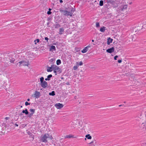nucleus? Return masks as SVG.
<instances>
[{
    "label": "nucleus",
    "instance_id": "nucleus-1",
    "mask_svg": "<svg viewBox=\"0 0 146 146\" xmlns=\"http://www.w3.org/2000/svg\"><path fill=\"white\" fill-rule=\"evenodd\" d=\"M52 139L53 137L51 135L48 133H45L41 137V140L42 142L46 143L48 141V139L52 140Z\"/></svg>",
    "mask_w": 146,
    "mask_h": 146
},
{
    "label": "nucleus",
    "instance_id": "nucleus-2",
    "mask_svg": "<svg viewBox=\"0 0 146 146\" xmlns=\"http://www.w3.org/2000/svg\"><path fill=\"white\" fill-rule=\"evenodd\" d=\"M61 11L62 12L64 15L66 16H72L74 12V11L72 9L70 11L66 10H62Z\"/></svg>",
    "mask_w": 146,
    "mask_h": 146
},
{
    "label": "nucleus",
    "instance_id": "nucleus-3",
    "mask_svg": "<svg viewBox=\"0 0 146 146\" xmlns=\"http://www.w3.org/2000/svg\"><path fill=\"white\" fill-rule=\"evenodd\" d=\"M19 63L20 64L19 66H21V64H22V65L25 66H28L29 65V64L28 61L27 62L24 61H21L19 62Z\"/></svg>",
    "mask_w": 146,
    "mask_h": 146
},
{
    "label": "nucleus",
    "instance_id": "nucleus-4",
    "mask_svg": "<svg viewBox=\"0 0 146 146\" xmlns=\"http://www.w3.org/2000/svg\"><path fill=\"white\" fill-rule=\"evenodd\" d=\"M40 84L41 86L44 88H46L48 86L47 82L46 81H44L43 82L41 83Z\"/></svg>",
    "mask_w": 146,
    "mask_h": 146
},
{
    "label": "nucleus",
    "instance_id": "nucleus-5",
    "mask_svg": "<svg viewBox=\"0 0 146 146\" xmlns=\"http://www.w3.org/2000/svg\"><path fill=\"white\" fill-rule=\"evenodd\" d=\"M63 106L62 104L60 103L56 104L55 105V106L58 109H60L62 108Z\"/></svg>",
    "mask_w": 146,
    "mask_h": 146
},
{
    "label": "nucleus",
    "instance_id": "nucleus-6",
    "mask_svg": "<svg viewBox=\"0 0 146 146\" xmlns=\"http://www.w3.org/2000/svg\"><path fill=\"white\" fill-rule=\"evenodd\" d=\"M34 95L35 96V98H38L40 97V94L39 92H38L37 91H36L35 92V93L34 94Z\"/></svg>",
    "mask_w": 146,
    "mask_h": 146
},
{
    "label": "nucleus",
    "instance_id": "nucleus-7",
    "mask_svg": "<svg viewBox=\"0 0 146 146\" xmlns=\"http://www.w3.org/2000/svg\"><path fill=\"white\" fill-rule=\"evenodd\" d=\"M52 69L53 70L57 71L58 72L60 70V68L59 67L56 65H53Z\"/></svg>",
    "mask_w": 146,
    "mask_h": 146
},
{
    "label": "nucleus",
    "instance_id": "nucleus-8",
    "mask_svg": "<svg viewBox=\"0 0 146 146\" xmlns=\"http://www.w3.org/2000/svg\"><path fill=\"white\" fill-rule=\"evenodd\" d=\"M90 47V46L88 45L84 48L82 50V52L83 53H85L87 52L88 50V48Z\"/></svg>",
    "mask_w": 146,
    "mask_h": 146
},
{
    "label": "nucleus",
    "instance_id": "nucleus-9",
    "mask_svg": "<svg viewBox=\"0 0 146 146\" xmlns=\"http://www.w3.org/2000/svg\"><path fill=\"white\" fill-rule=\"evenodd\" d=\"M114 49L113 47H112L111 48H110L107 50L106 51L107 52L109 53H111L114 52Z\"/></svg>",
    "mask_w": 146,
    "mask_h": 146
},
{
    "label": "nucleus",
    "instance_id": "nucleus-10",
    "mask_svg": "<svg viewBox=\"0 0 146 146\" xmlns=\"http://www.w3.org/2000/svg\"><path fill=\"white\" fill-rule=\"evenodd\" d=\"M64 29L63 28H61L59 29V34L60 35H61L64 33Z\"/></svg>",
    "mask_w": 146,
    "mask_h": 146
},
{
    "label": "nucleus",
    "instance_id": "nucleus-11",
    "mask_svg": "<svg viewBox=\"0 0 146 146\" xmlns=\"http://www.w3.org/2000/svg\"><path fill=\"white\" fill-rule=\"evenodd\" d=\"M56 50V47L54 46H51L49 48V50L51 51L52 50L55 51Z\"/></svg>",
    "mask_w": 146,
    "mask_h": 146
},
{
    "label": "nucleus",
    "instance_id": "nucleus-12",
    "mask_svg": "<svg viewBox=\"0 0 146 146\" xmlns=\"http://www.w3.org/2000/svg\"><path fill=\"white\" fill-rule=\"evenodd\" d=\"M53 65H52L51 67H48L47 69V71L48 72H51L52 70Z\"/></svg>",
    "mask_w": 146,
    "mask_h": 146
},
{
    "label": "nucleus",
    "instance_id": "nucleus-13",
    "mask_svg": "<svg viewBox=\"0 0 146 146\" xmlns=\"http://www.w3.org/2000/svg\"><path fill=\"white\" fill-rule=\"evenodd\" d=\"M113 41V39L110 38H109L108 39V41H107V44H109L110 43L112 42Z\"/></svg>",
    "mask_w": 146,
    "mask_h": 146
},
{
    "label": "nucleus",
    "instance_id": "nucleus-14",
    "mask_svg": "<svg viewBox=\"0 0 146 146\" xmlns=\"http://www.w3.org/2000/svg\"><path fill=\"white\" fill-rule=\"evenodd\" d=\"M96 143V142L95 141H93L89 144V146H95V144Z\"/></svg>",
    "mask_w": 146,
    "mask_h": 146
},
{
    "label": "nucleus",
    "instance_id": "nucleus-15",
    "mask_svg": "<svg viewBox=\"0 0 146 146\" xmlns=\"http://www.w3.org/2000/svg\"><path fill=\"white\" fill-rule=\"evenodd\" d=\"M106 30V27L103 26L102 27H101L100 30V31L104 33L105 32Z\"/></svg>",
    "mask_w": 146,
    "mask_h": 146
},
{
    "label": "nucleus",
    "instance_id": "nucleus-16",
    "mask_svg": "<svg viewBox=\"0 0 146 146\" xmlns=\"http://www.w3.org/2000/svg\"><path fill=\"white\" fill-rule=\"evenodd\" d=\"M22 113H25L26 115H27L29 114V112L27 109H26L25 110H23Z\"/></svg>",
    "mask_w": 146,
    "mask_h": 146
},
{
    "label": "nucleus",
    "instance_id": "nucleus-17",
    "mask_svg": "<svg viewBox=\"0 0 146 146\" xmlns=\"http://www.w3.org/2000/svg\"><path fill=\"white\" fill-rule=\"evenodd\" d=\"M74 137V136L73 135H66L65 137V138H70Z\"/></svg>",
    "mask_w": 146,
    "mask_h": 146
},
{
    "label": "nucleus",
    "instance_id": "nucleus-18",
    "mask_svg": "<svg viewBox=\"0 0 146 146\" xmlns=\"http://www.w3.org/2000/svg\"><path fill=\"white\" fill-rule=\"evenodd\" d=\"M60 27V25L59 24L57 23L54 25V27L55 28H57Z\"/></svg>",
    "mask_w": 146,
    "mask_h": 146
},
{
    "label": "nucleus",
    "instance_id": "nucleus-19",
    "mask_svg": "<svg viewBox=\"0 0 146 146\" xmlns=\"http://www.w3.org/2000/svg\"><path fill=\"white\" fill-rule=\"evenodd\" d=\"M56 63V64L57 65H59L61 63V61L60 59H58L57 60Z\"/></svg>",
    "mask_w": 146,
    "mask_h": 146
},
{
    "label": "nucleus",
    "instance_id": "nucleus-20",
    "mask_svg": "<svg viewBox=\"0 0 146 146\" xmlns=\"http://www.w3.org/2000/svg\"><path fill=\"white\" fill-rule=\"evenodd\" d=\"M86 137L88 139H92V137L89 134H88L86 135Z\"/></svg>",
    "mask_w": 146,
    "mask_h": 146
},
{
    "label": "nucleus",
    "instance_id": "nucleus-21",
    "mask_svg": "<svg viewBox=\"0 0 146 146\" xmlns=\"http://www.w3.org/2000/svg\"><path fill=\"white\" fill-rule=\"evenodd\" d=\"M49 94L50 95L54 96L55 95V92L52 91L51 92H50Z\"/></svg>",
    "mask_w": 146,
    "mask_h": 146
},
{
    "label": "nucleus",
    "instance_id": "nucleus-22",
    "mask_svg": "<svg viewBox=\"0 0 146 146\" xmlns=\"http://www.w3.org/2000/svg\"><path fill=\"white\" fill-rule=\"evenodd\" d=\"M40 83L43 82L44 81V78L43 77H41L40 78Z\"/></svg>",
    "mask_w": 146,
    "mask_h": 146
},
{
    "label": "nucleus",
    "instance_id": "nucleus-23",
    "mask_svg": "<svg viewBox=\"0 0 146 146\" xmlns=\"http://www.w3.org/2000/svg\"><path fill=\"white\" fill-rule=\"evenodd\" d=\"M78 66H81L83 64V62L82 61H80V62L78 63V62H76Z\"/></svg>",
    "mask_w": 146,
    "mask_h": 146
},
{
    "label": "nucleus",
    "instance_id": "nucleus-24",
    "mask_svg": "<svg viewBox=\"0 0 146 146\" xmlns=\"http://www.w3.org/2000/svg\"><path fill=\"white\" fill-rule=\"evenodd\" d=\"M104 2L102 0H101L100 1L99 5L100 6H103V5Z\"/></svg>",
    "mask_w": 146,
    "mask_h": 146
},
{
    "label": "nucleus",
    "instance_id": "nucleus-25",
    "mask_svg": "<svg viewBox=\"0 0 146 146\" xmlns=\"http://www.w3.org/2000/svg\"><path fill=\"white\" fill-rule=\"evenodd\" d=\"M52 77V74H50L49 75H48L47 77V78H48V80H50V78Z\"/></svg>",
    "mask_w": 146,
    "mask_h": 146
},
{
    "label": "nucleus",
    "instance_id": "nucleus-26",
    "mask_svg": "<svg viewBox=\"0 0 146 146\" xmlns=\"http://www.w3.org/2000/svg\"><path fill=\"white\" fill-rule=\"evenodd\" d=\"M30 111L31 112H32L31 113H33V114L35 112V109H31L30 110Z\"/></svg>",
    "mask_w": 146,
    "mask_h": 146
},
{
    "label": "nucleus",
    "instance_id": "nucleus-27",
    "mask_svg": "<svg viewBox=\"0 0 146 146\" xmlns=\"http://www.w3.org/2000/svg\"><path fill=\"white\" fill-rule=\"evenodd\" d=\"M37 41V43L39 42L40 40H39V39H36V40H34V42H35V44H36V41Z\"/></svg>",
    "mask_w": 146,
    "mask_h": 146
},
{
    "label": "nucleus",
    "instance_id": "nucleus-28",
    "mask_svg": "<svg viewBox=\"0 0 146 146\" xmlns=\"http://www.w3.org/2000/svg\"><path fill=\"white\" fill-rule=\"evenodd\" d=\"M78 66H74V67H73V69L74 70H77V69L78 68Z\"/></svg>",
    "mask_w": 146,
    "mask_h": 146
},
{
    "label": "nucleus",
    "instance_id": "nucleus-29",
    "mask_svg": "<svg viewBox=\"0 0 146 146\" xmlns=\"http://www.w3.org/2000/svg\"><path fill=\"white\" fill-rule=\"evenodd\" d=\"M100 24L98 22H97L96 23V27H100Z\"/></svg>",
    "mask_w": 146,
    "mask_h": 146
},
{
    "label": "nucleus",
    "instance_id": "nucleus-30",
    "mask_svg": "<svg viewBox=\"0 0 146 146\" xmlns=\"http://www.w3.org/2000/svg\"><path fill=\"white\" fill-rule=\"evenodd\" d=\"M25 106H27L28 105H29L30 104L29 103H28L27 102H25Z\"/></svg>",
    "mask_w": 146,
    "mask_h": 146
},
{
    "label": "nucleus",
    "instance_id": "nucleus-31",
    "mask_svg": "<svg viewBox=\"0 0 146 146\" xmlns=\"http://www.w3.org/2000/svg\"><path fill=\"white\" fill-rule=\"evenodd\" d=\"M136 39V37L135 35H133V40L135 41Z\"/></svg>",
    "mask_w": 146,
    "mask_h": 146
},
{
    "label": "nucleus",
    "instance_id": "nucleus-32",
    "mask_svg": "<svg viewBox=\"0 0 146 146\" xmlns=\"http://www.w3.org/2000/svg\"><path fill=\"white\" fill-rule=\"evenodd\" d=\"M108 2L110 3L111 4H113L114 2L112 0H110L109 1H108Z\"/></svg>",
    "mask_w": 146,
    "mask_h": 146
},
{
    "label": "nucleus",
    "instance_id": "nucleus-33",
    "mask_svg": "<svg viewBox=\"0 0 146 146\" xmlns=\"http://www.w3.org/2000/svg\"><path fill=\"white\" fill-rule=\"evenodd\" d=\"M52 13L50 11H48L47 12V14L48 15H50Z\"/></svg>",
    "mask_w": 146,
    "mask_h": 146
},
{
    "label": "nucleus",
    "instance_id": "nucleus-34",
    "mask_svg": "<svg viewBox=\"0 0 146 146\" xmlns=\"http://www.w3.org/2000/svg\"><path fill=\"white\" fill-rule=\"evenodd\" d=\"M118 57V56H115V57H114V59L115 60H117V58Z\"/></svg>",
    "mask_w": 146,
    "mask_h": 146
},
{
    "label": "nucleus",
    "instance_id": "nucleus-35",
    "mask_svg": "<svg viewBox=\"0 0 146 146\" xmlns=\"http://www.w3.org/2000/svg\"><path fill=\"white\" fill-rule=\"evenodd\" d=\"M118 62L119 63H121L122 62V60H118Z\"/></svg>",
    "mask_w": 146,
    "mask_h": 146
},
{
    "label": "nucleus",
    "instance_id": "nucleus-36",
    "mask_svg": "<svg viewBox=\"0 0 146 146\" xmlns=\"http://www.w3.org/2000/svg\"><path fill=\"white\" fill-rule=\"evenodd\" d=\"M33 113H30L29 114V117H31L32 115H33Z\"/></svg>",
    "mask_w": 146,
    "mask_h": 146
},
{
    "label": "nucleus",
    "instance_id": "nucleus-37",
    "mask_svg": "<svg viewBox=\"0 0 146 146\" xmlns=\"http://www.w3.org/2000/svg\"><path fill=\"white\" fill-rule=\"evenodd\" d=\"M45 39L46 40H47V41L48 42V38L47 37H45Z\"/></svg>",
    "mask_w": 146,
    "mask_h": 146
},
{
    "label": "nucleus",
    "instance_id": "nucleus-38",
    "mask_svg": "<svg viewBox=\"0 0 146 146\" xmlns=\"http://www.w3.org/2000/svg\"><path fill=\"white\" fill-rule=\"evenodd\" d=\"M63 1H62V0H60V3H63Z\"/></svg>",
    "mask_w": 146,
    "mask_h": 146
},
{
    "label": "nucleus",
    "instance_id": "nucleus-39",
    "mask_svg": "<svg viewBox=\"0 0 146 146\" xmlns=\"http://www.w3.org/2000/svg\"><path fill=\"white\" fill-rule=\"evenodd\" d=\"M54 70V73H56L57 72V71H56V70Z\"/></svg>",
    "mask_w": 146,
    "mask_h": 146
},
{
    "label": "nucleus",
    "instance_id": "nucleus-40",
    "mask_svg": "<svg viewBox=\"0 0 146 146\" xmlns=\"http://www.w3.org/2000/svg\"><path fill=\"white\" fill-rule=\"evenodd\" d=\"M9 118V117H6L5 118V119H6V120H7Z\"/></svg>",
    "mask_w": 146,
    "mask_h": 146
},
{
    "label": "nucleus",
    "instance_id": "nucleus-41",
    "mask_svg": "<svg viewBox=\"0 0 146 146\" xmlns=\"http://www.w3.org/2000/svg\"><path fill=\"white\" fill-rule=\"evenodd\" d=\"M45 81L49 80H48V78H45Z\"/></svg>",
    "mask_w": 146,
    "mask_h": 146
},
{
    "label": "nucleus",
    "instance_id": "nucleus-42",
    "mask_svg": "<svg viewBox=\"0 0 146 146\" xmlns=\"http://www.w3.org/2000/svg\"><path fill=\"white\" fill-rule=\"evenodd\" d=\"M15 126H18V124H16V123H15Z\"/></svg>",
    "mask_w": 146,
    "mask_h": 146
},
{
    "label": "nucleus",
    "instance_id": "nucleus-43",
    "mask_svg": "<svg viewBox=\"0 0 146 146\" xmlns=\"http://www.w3.org/2000/svg\"><path fill=\"white\" fill-rule=\"evenodd\" d=\"M49 11H50L51 10V9L50 8H49L48 9Z\"/></svg>",
    "mask_w": 146,
    "mask_h": 146
},
{
    "label": "nucleus",
    "instance_id": "nucleus-44",
    "mask_svg": "<svg viewBox=\"0 0 146 146\" xmlns=\"http://www.w3.org/2000/svg\"><path fill=\"white\" fill-rule=\"evenodd\" d=\"M27 100L28 101H30V99L29 98Z\"/></svg>",
    "mask_w": 146,
    "mask_h": 146
},
{
    "label": "nucleus",
    "instance_id": "nucleus-45",
    "mask_svg": "<svg viewBox=\"0 0 146 146\" xmlns=\"http://www.w3.org/2000/svg\"><path fill=\"white\" fill-rule=\"evenodd\" d=\"M66 84H67V85H68V84H69V83H66Z\"/></svg>",
    "mask_w": 146,
    "mask_h": 146
},
{
    "label": "nucleus",
    "instance_id": "nucleus-46",
    "mask_svg": "<svg viewBox=\"0 0 146 146\" xmlns=\"http://www.w3.org/2000/svg\"><path fill=\"white\" fill-rule=\"evenodd\" d=\"M94 40H92V42H94Z\"/></svg>",
    "mask_w": 146,
    "mask_h": 146
},
{
    "label": "nucleus",
    "instance_id": "nucleus-47",
    "mask_svg": "<svg viewBox=\"0 0 146 146\" xmlns=\"http://www.w3.org/2000/svg\"><path fill=\"white\" fill-rule=\"evenodd\" d=\"M14 60H13V61H12V62H12L13 63V62H14Z\"/></svg>",
    "mask_w": 146,
    "mask_h": 146
},
{
    "label": "nucleus",
    "instance_id": "nucleus-48",
    "mask_svg": "<svg viewBox=\"0 0 146 146\" xmlns=\"http://www.w3.org/2000/svg\"><path fill=\"white\" fill-rule=\"evenodd\" d=\"M122 106V105H119V106Z\"/></svg>",
    "mask_w": 146,
    "mask_h": 146
},
{
    "label": "nucleus",
    "instance_id": "nucleus-49",
    "mask_svg": "<svg viewBox=\"0 0 146 146\" xmlns=\"http://www.w3.org/2000/svg\"><path fill=\"white\" fill-rule=\"evenodd\" d=\"M20 107L21 108H22L23 106H21Z\"/></svg>",
    "mask_w": 146,
    "mask_h": 146
},
{
    "label": "nucleus",
    "instance_id": "nucleus-50",
    "mask_svg": "<svg viewBox=\"0 0 146 146\" xmlns=\"http://www.w3.org/2000/svg\"><path fill=\"white\" fill-rule=\"evenodd\" d=\"M85 140H86V138H85Z\"/></svg>",
    "mask_w": 146,
    "mask_h": 146
},
{
    "label": "nucleus",
    "instance_id": "nucleus-51",
    "mask_svg": "<svg viewBox=\"0 0 146 146\" xmlns=\"http://www.w3.org/2000/svg\"><path fill=\"white\" fill-rule=\"evenodd\" d=\"M125 102H124V103H125Z\"/></svg>",
    "mask_w": 146,
    "mask_h": 146
}]
</instances>
